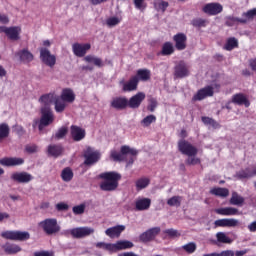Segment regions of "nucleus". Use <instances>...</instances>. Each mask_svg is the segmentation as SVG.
<instances>
[{"label": "nucleus", "instance_id": "f257e3e1", "mask_svg": "<svg viewBox=\"0 0 256 256\" xmlns=\"http://www.w3.org/2000/svg\"><path fill=\"white\" fill-rule=\"evenodd\" d=\"M180 137L182 139L178 141V151H180L182 155H186L188 157L185 160L186 165H201V158L197 157L199 149L191 144V142L185 140V138L187 137V130L182 129L180 132Z\"/></svg>", "mask_w": 256, "mask_h": 256}, {"label": "nucleus", "instance_id": "f03ea898", "mask_svg": "<svg viewBox=\"0 0 256 256\" xmlns=\"http://www.w3.org/2000/svg\"><path fill=\"white\" fill-rule=\"evenodd\" d=\"M99 179L103 181L100 182L101 191H117L119 188V181H121L122 176L119 172L110 171L103 172L99 174Z\"/></svg>", "mask_w": 256, "mask_h": 256}, {"label": "nucleus", "instance_id": "7ed1b4c3", "mask_svg": "<svg viewBox=\"0 0 256 256\" xmlns=\"http://www.w3.org/2000/svg\"><path fill=\"white\" fill-rule=\"evenodd\" d=\"M125 155H131L132 157L127 160ZM137 155H139V151H137V149L131 148L127 145H123L120 148V152H117L116 150H111L110 159H113L115 162L119 163L126 161L127 166L129 167V165H133L135 163L134 157H137Z\"/></svg>", "mask_w": 256, "mask_h": 256}, {"label": "nucleus", "instance_id": "20e7f679", "mask_svg": "<svg viewBox=\"0 0 256 256\" xmlns=\"http://www.w3.org/2000/svg\"><path fill=\"white\" fill-rule=\"evenodd\" d=\"M256 17V8L252 10H248L247 12H244L242 14V18H237L235 16H227L226 17V25L227 27H233L234 25H237V23H241L242 25L247 24L251 19Z\"/></svg>", "mask_w": 256, "mask_h": 256}, {"label": "nucleus", "instance_id": "39448f33", "mask_svg": "<svg viewBox=\"0 0 256 256\" xmlns=\"http://www.w3.org/2000/svg\"><path fill=\"white\" fill-rule=\"evenodd\" d=\"M41 118L38 124L39 131H43L45 127H49L53 121H55V115L53 114V110H51V107L44 106L40 110Z\"/></svg>", "mask_w": 256, "mask_h": 256}, {"label": "nucleus", "instance_id": "423d86ee", "mask_svg": "<svg viewBox=\"0 0 256 256\" xmlns=\"http://www.w3.org/2000/svg\"><path fill=\"white\" fill-rule=\"evenodd\" d=\"M39 227L46 233V235H57L61 231V226L57 223L55 218H46L39 222Z\"/></svg>", "mask_w": 256, "mask_h": 256}, {"label": "nucleus", "instance_id": "0eeeda50", "mask_svg": "<svg viewBox=\"0 0 256 256\" xmlns=\"http://www.w3.org/2000/svg\"><path fill=\"white\" fill-rule=\"evenodd\" d=\"M1 237L10 241H29L31 234L23 231H4L1 233Z\"/></svg>", "mask_w": 256, "mask_h": 256}, {"label": "nucleus", "instance_id": "6e6552de", "mask_svg": "<svg viewBox=\"0 0 256 256\" xmlns=\"http://www.w3.org/2000/svg\"><path fill=\"white\" fill-rule=\"evenodd\" d=\"M84 165L91 167V165H95V163H99L101 159V153L99 151H93L92 147H88L84 152Z\"/></svg>", "mask_w": 256, "mask_h": 256}, {"label": "nucleus", "instance_id": "1a4fd4ad", "mask_svg": "<svg viewBox=\"0 0 256 256\" xmlns=\"http://www.w3.org/2000/svg\"><path fill=\"white\" fill-rule=\"evenodd\" d=\"M129 104V98L126 96H116L112 98L110 107L116 111H125Z\"/></svg>", "mask_w": 256, "mask_h": 256}, {"label": "nucleus", "instance_id": "9d476101", "mask_svg": "<svg viewBox=\"0 0 256 256\" xmlns=\"http://www.w3.org/2000/svg\"><path fill=\"white\" fill-rule=\"evenodd\" d=\"M40 59L44 65H47V67H55V64L57 63V57L51 54V51L47 48L40 49Z\"/></svg>", "mask_w": 256, "mask_h": 256}, {"label": "nucleus", "instance_id": "9b49d317", "mask_svg": "<svg viewBox=\"0 0 256 256\" xmlns=\"http://www.w3.org/2000/svg\"><path fill=\"white\" fill-rule=\"evenodd\" d=\"M95 233V229L91 227H78L70 230V235L74 239H83V237H89V235H93Z\"/></svg>", "mask_w": 256, "mask_h": 256}, {"label": "nucleus", "instance_id": "f8f14e48", "mask_svg": "<svg viewBox=\"0 0 256 256\" xmlns=\"http://www.w3.org/2000/svg\"><path fill=\"white\" fill-rule=\"evenodd\" d=\"M119 85L122 86L123 93H131V91H137V87H139V82L137 78L131 76L128 81L125 82V79L119 81Z\"/></svg>", "mask_w": 256, "mask_h": 256}, {"label": "nucleus", "instance_id": "ddd939ff", "mask_svg": "<svg viewBox=\"0 0 256 256\" xmlns=\"http://www.w3.org/2000/svg\"><path fill=\"white\" fill-rule=\"evenodd\" d=\"M161 233V227H153L146 230L139 236V239L142 243H149L157 237Z\"/></svg>", "mask_w": 256, "mask_h": 256}, {"label": "nucleus", "instance_id": "4468645a", "mask_svg": "<svg viewBox=\"0 0 256 256\" xmlns=\"http://www.w3.org/2000/svg\"><path fill=\"white\" fill-rule=\"evenodd\" d=\"M202 11L209 16L219 15L223 12V5L217 2L208 3L203 6Z\"/></svg>", "mask_w": 256, "mask_h": 256}, {"label": "nucleus", "instance_id": "2eb2a0df", "mask_svg": "<svg viewBox=\"0 0 256 256\" xmlns=\"http://www.w3.org/2000/svg\"><path fill=\"white\" fill-rule=\"evenodd\" d=\"M10 179L14 181V183H31L33 181V175L29 172H14L11 174Z\"/></svg>", "mask_w": 256, "mask_h": 256}, {"label": "nucleus", "instance_id": "dca6fc26", "mask_svg": "<svg viewBox=\"0 0 256 256\" xmlns=\"http://www.w3.org/2000/svg\"><path fill=\"white\" fill-rule=\"evenodd\" d=\"M213 95H215L213 86H206L197 91V93L192 97V101H203V99L213 97Z\"/></svg>", "mask_w": 256, "mask_h": 256}, {"label": "nucleus", "instance_id": "f3484780", "mask_svg": "<svg viewBox=\"0 0 256 256\" xmlns=\"http://www.w3.org/2000/svg\"><path fill=\"white\" fill-rule=\"evenodd\" d=\"M63 153H65V148L61 144H50L46 149V155L54 159L61 157Z\"/></svg>", "mask_w": 256, "mask_h": 256}, {"label": "nucleus", "instance_id": "a211bd4d", "mask_svg": "<svg viewBox=\"0 0 256 256\" xmlns=\"http://www.w3.org/2000/svg\"><path fill=\"white\" fill-rule=\"evenodd\" d=\"M175 49L177 51H185L187 49V35L185 33H177L173 36Z\"/></svg>", "mask_w": 256, "mask_h": 256}, {"label": "nucleus", "instance_id": "6ab92c4d", "mask_svg": "<svg viewBox=\"0 0 256 256\" xmlns=\"http://www.w3.org/2000/svg\"><path fill=\"white\" fill-rule=\"evenodd\" d=\"M145 101V94L143 92H138L128 99V107L130 109H139L141 103Z\"/></svg>", "mask_w": 256, "mask_h": 256}, {"label": "nucleus", "instance_id": "aec40b11", "mask_svg": "<svg viewBox=\"0 0 256 256\" xmlns=\"http://www.w3.org/2000/svg\"><path fill=\"white\" fill-rule=\"evenodd\" d=\"M91 49V44L85 43H74L72 45V51L76 57H85L87 55V51Z\"/></svg>", "mask_w": 256, "mask_h": 256}, {"label": "nucleus", "instance_id": "412c9836", "mask_svg": "<svg viewBox=\"0 0 256 256\" xmlns=\"http://www.w3.org/2000/svg\"><path fill=\"white\" fill-rule=\"evenodd\" d=\"M70 135L73 141L79 142L85 139V136L87 135V133L85 132V129L77 125H72L70 127Z\"/></svg>", "mask_w": 256, "mask_h": 256}, {"label": "nucleus", "instance_id": "4be33fe9", "mask_svg": "<svg viewBox=\"0 0 256 256\" xmlns=\"http://www.w3.org/2000/svg\"><path fill=\"white\" fill-rule=\"evenodd\" d=\"M174 77H176V79H183L185 77H189V67H187V64H185V62H180L178 65L175 66Z\"/></svg>", "mask_w": 256, "mask_h": 256}, {"label": "nucleus", "instance_id": "5701e85b", "mask_svg": "<svg viewBox=\"0 0 256 256\" xmlns=\"http://www.w3.org/2000/svg\"><path fill=\"white\" fill-rule=\"evenodd\" d=\"M23 163H25L23 158L5 157L0 159V165H3L4 167H17L23 165Z\"/></svg>", "mask_w": 256, "mask_h": 256}, {"label": "nucleus", "instance_id": "b1692460", "mask_svg": "<svg viewBox=\"0 0 256 256\" xmlns=\"http://www.w3.org/2000/svg\"><path fill=\"white\" fill-rule=\"evenodd\" d=\"M231 103H234V105H244V107H250L251 102H249V99L247 96L243 93H237L232 96Z\"/></svg>", "mask_w": 256, "mask_h": 256}, {"label": "nucleus", "instance_id": "393cba45", "mask_svg": "<svg viewBox=\"0 0 256 256\" xmlns=\"http://www.w3.org/2000/svg\"><path fill=\"white\" fill-rule=\"evenodd\" d=\"M215 213H217V215H222L224 217L241 215V213L239 212V209H237L235 207L217 208V209H215Z\"/></svg>", "mask_w": 256, "mask_h": 256}, {"label": "nucleus", "instance_id": "a878e982", "mask_svg": "<svg viewBox=\"0 0 256 256\" xmlns=\"http://www.w3.org/2000/svg\"><path fill=\"white\" fill-rule=\"evenodd\" d=\"M214 225L216 227H237L239 225V221L234 218H223L216 220Z\"/></svg>", "mask_w": 256, "mask_h": 256}, {"label": "nucleus", "instance_id": "bb28decb", "mask_svg": "<svg viewBox=\"0 0 256 256\" xmlns=\"http://www.w3.org/2000/svg\"><path fill=\"white\" fill-rule=\"evenodd\" d=\"M21 35V27L19 26H12L6 29V36L10 41H19Z\"/></svg>", "mask_w": 256, "mask_h": 256}, {"label": "nucleus", "instance_id": "cd10ccee", "mask_svg": "<svg viewBox=\"0 0 256 256\" xmlns=\"http://www.w3.org/2000/svg\"><path fill=\"white\" fill-rule=\"evenodd\" d=\"M125 231V226L124 225H117L114 227H110L106 229L105 233L107 237H110V239H115V237H120L121 232Z\"/></svg>", "mask_w": 256, "mask_h": 256}, {"label": "nucleus", "instance_id": "c85d7f7f", "mask_svg": "<svg viewBox=\"0 0 256 256\" xmlns=\"http://www.w3.org/2000/svg\"><path fill=\"white\" fill-rule=\"evenodd\" d=\"M2 249H4V252L6 255H17V253H21L22 248L21 246L13 243L7 242L2 246Z\"/></svg>", "mask_w": 256, "mask_h": 256}, {"label": "nucleus", "instance_id": "c756f323", "mask_svg": "<svg viewBox=\"0 0 256 256\" xmlns=\"http://www.w3.org/2000/svg\"><path fill=\"white\" fill-rule=\"evenodd\" d=\"M55 99H57L55 92H50L48 94H43L39 98V103H42L44 107H51V103H55Z\"/></svg>", "mask_w": 256, "mask_h": 256}, {"label": "nucleus", "instance_id": "7c9ffc66", "mask_svg": "<svg viewBox=\"0 0 256 256\" xmlns=\"http://www.w3.org/2000/svg\"><path fill=\"white\" fill-rule=\"evenodd\" d=\"M16 55H17V57H19V59H20V61H22V63H31V61H33V59L35 58L33 56V53H31L27 49L18 51L16 53Z\"/></svg>", "mask_w": 256, "mask_h": 256}, {"label": "nucleus", "instance_id": "2f4dec72", "mask_svg": "<svg viewBox=\"0 0 256 256\" xmlns=\"http://www.w3.org/2000/svg\"><path fill=\"white\" fill-rule=\"evenodd\" d=\"M136 78L137 82L139 81H149L151 79V70L149 69H138L136 75H133Z\"/></svg>", "mask_w": 256, "mask_h": 256}, {"label": "nucleus", "instance_id": "473e14b6", "mask_svg": "<svg viewBox=\"0 0 256 256\" xmlns=\"http://www.w3.org/2000/svg\"><path fill=\"white\" fill-rule=\"evenodd\" d=\"M132 247H134V244L131 241H118L117 243L113 244V253H117V251H123V249H132Z\"/></svg>", "mask_w": 256, "mask_h": 256}, {"label": "nucleus", "instance_id": "72a5a7b5", "mask_svg": "<svg viewBox=\"0 0 256 256\" xmlns=\"http://www.w3.org/2000/svg\"><path fill=\"white\" fill-rule=\"evenodd\" d=\"M59 97L66 103H73L75 101V92L71 88H65Z\"/></svg>", "mask_w": 256, "mask_h": 256}, {"label": "nucleus", "instance_id": "f704fd0d", "mask_svg": "<svg viewBox=\"0 0 256 256\" xmlns=\"http://www.w3.org/2000/svg\"><path fill=\"white\" fill-rule=\"evenodd\" d=\"M136 211H147L151 207V199L141 198L135 202Z\"/></svg>", "mask_w": 256, "mask_h": 256}, {"label": "nucleus", "instance_id": "c9c22d12", "mask_svg": "<svg viewBox=\"0 0 256 256\" xmlns=\"http://www.w3.org/2000/svg\"><path fill=\"white\" fill-rule=\"evenodd\" d=\"M175 53V47L171 42H165L162 45V50L158 53V55H162V57H169V55H173Z\"/></svg>", "mask_w": 256, "mask_h": 256}, {"label": "nucleus", "instance_id": "e433bc0d", "mask_svg": "<svg viewBox=\"0 0 256 256\" xmlns=\"http://www.w3.org/2000/svg\"><path fill=\"white\" fill-rule=\"evenodd\" d=\"M151 184V179L147 177L139 178L135 181L136 191H143V189H147Z\"/></svg>", "mask_w": 256, "mask_h": 256}, {"label": "nucleus", "instance_id": "4c0bfd02", "mask_svg": "<svg viewBox=\"0 0 256 256\" xmlns=\"http://www.w3.org/2000/svg\"><path fill=\"white\" fill-rule=\"evenodd\" d=\"M54 109L56 113H63L67 109V102H64L63 99L57 96L54 100Z\"/></svg>", "mask_w": 256, "mask_h": 256}, {"label": "nucleus", "instance_id": "58836bf2", "mask_svg": "<svg viewBox=\"0 0 256 256\" xmlns=\"http://www.w3.org/2000/svg\"><path fill=\"white\" fill-rule=\"evenodd\" d=\"M84 61L86 63H93V65H95V67H104L105 63H103V60L99 57H95L93 55H87L84 57Z\"/></svg>", "mask_w": 256, "mask_h": 256}, {"label": "nucleus", "instance_id": "ea45409f", "mask_svg": "<svg viewBox=\"0 0 256 256\" xmlns=\"http://www.w3.org/2000/svg\"><path fill=\"white\" fill-rule=\"evenodd\" d=\"M243 203H245V198L239 195L237 192H232V196L230 198V205H237L238 207H243Z\"/></svg>", "mask_w": 256, "mask_h": 256}, {"label": "nucleus", "instance_id": "a19ab883", "mask_svg": "<svg viewBox=\"0 0 256 256\" xmlns=\"http://www.w3.org/2000/svg\"><path fill=\"white\" fill-rule=\"evenodd\" d=\"M211 195H215L216 197H229V189L227 188H221V187H215L210 190Z\"/></svg>", "mask_w": 256, "mask_h": 256}, {"label": "nucleus", "instance_id": "79ce46f5", "mask_svg": "<svg viewBox=\"0 0 256 256\" xmlns=\"http://www.w3.org/2000/svg\"><path fill=\"white\" fill-rule=\"evenodd\" d=\"M67 133H69V128H67V126H62L56 131L53 138L56 141H61V139H65V137H67Z\"/></svg>", "mask_w": 256, "mask_h": 256}, {"label": "nucleus", "instance_id": "37998d69", "mask_svg": "<svg viewBox=\"0 0 256 256\" xmlns=\"http://www.w3.org/2000/svg\"><path fill=\"white\" fill-rule=\"evenodd\" d=\"M74 177L73 170L69 167H66L61 172V178L62 181H65V183H69V181H72Z\"/></svg>", "mask_w": 256, "mask_h": 256}, {"label": "nucleus", "instance_id": "c03bdc74", "mask_svg": "<svg viewBox=\"0 0 256 256\" xmlns=\"http://www.w3.org/2000/svg\"><path fill=\"white\" fill-rule=\"evenodd\" d=\"M236 47H239V41H237L235 37L228 38L226 44L224 45V49L226 51H233V49H236Z\"/></svg>", "mask_w": 256, "mask_h": 256}, {"label": "nucleus", "instance_id": "a18cd8bd", "mask_svg": "<svg viewBox=\"0 0 256 256\" xmlns=\"http://www.w3.org/2000/svg\"><path fill=\"white\" fill-rule=\"evenodd\" d=\"M191 25L197 29H201L202 27H207V25H209V20L203 18H194L191 21Z\"/></svg>", "mask_w": 256, "mask_h": 256}, {"label": "nucleus", "instance_id": "49530a36", "mask_svg": "<svg viewBox=\"0 0 256 256\" xmlns=\"http://www.w3.org/2000/svg\"><path fill=\"white\" fill-rule=\"evenodd\" d=\"M10 129L9 124L1 123L0 124V141L3 139H7L9 137Z\"/></svg>", "mask_w": 256, "mask_h": 256}, {"label": "nucleus", "instance_id": "de8ad7c7", "mask_svg": "<svg viewBox=\"0 0 256 256\" xmlns=\"http://www.w3.org/2000/svg\"><path fill=\"white\" fill-rule=\"evenodd\" d=\"M167 7H169V2L160 0L158 2H154V9L156 11H162V13H165L167 11Z\"/></svg>", "mask_w": 256, "mask_h": 256}, {"label": "nucleus", "instance_id": "09e8293b", "mask_svg": "<svg viewBox=\"0 0 256 256\" xmlns=\"http://www.w3.org/2000/svg\"><path fill=\"white\" fill-rule=\"evenodd\" d=\"M157 121V116L150 114L148 116H146L142 121H141V125L143 127H150V125L152 123H155Z\"/></svg>", "mask_w": 256, "mask_h": 256}, {"label": "nucleus", "instance_id": "8fccbe9b", "mask_svg": "<svg viewBox=\"0 0 256 256\" xmlns=\"http://www.w3.org/2000/svg\"><path fill=\"white\" fill-rule=\"evenodd\" d=\"M182 199L181 196H173L167 200V205H169V207H181Z\"/></svg>", "mask_w": 256, "mask_h": 256}, {"label": "nucleus", "instance_id": "3c124183", "mask_svg": "<svg viewBox=\"0 0 256 256\" xmlns=\"http://www.w3.org/2000/svg\"><path fill=\"white\" fill-rule=\"evenodd\" d=\"M236 176L238 179H249L253 177V174L251 173V168H246L244 170L238 171Z\"/></svg>", "mask_w": 256, "mask_h": 256}, {"label": "nucleus", "instance_id": "603ef678", "mask_svg": "<svg viewBox=\"0 0 256 256\" xmlns=\"http://www.w3.org/2000/svg\"><path fill=\"white\" fill-rule=\"evenodd\" d=\"M202 122L204 123V125H210L211 127H213V129H219V123L213 118L203 116Z\"/></svg>", "mask_w": 256, "mask_h": 256}, {"label": "nucleus", "instance_id": "864d4df0", "mask_svg": "<svg viewBox=\"0 0 256 256\" xmlns=\"http://www.w3.org/2000/svg\"><path fill=\"white\" fill-rule=\"evenodd\" d=\"M182 249L188 253L189 255L195 253L197 251V244L195 242H189L182 246Z\"/></svg>", "mask_w": 256, "mask_h": 256}, {"label": "nucleus", "instance_id": "5fc2aeb1", "mask_svg": "<svg viewBox=\"0 0 256 256\" xmlns=\"http://www.w3.org/2000/svg\"><path fill=\"white\" fill-rule=\"evenodd\" d=\"M95 247H97V249H104V251H109L110 253H113V244L112 243L97 242L95 244Z\"/></svg>", "mask_w": 256, "mask_h": 256}, {"label": "nucleus", "instance_id": "6e6d98bb", "mask_svg": "<svg viewBox=\"0 0 256 256\" xmlns=\"http://www.w3.org/2000/svg\"><path fill=\"white\" fill-rule=\"evenodd\" d=\"M216 239L218 243H231V238L227 237V234L225 232H218L216 234Z\"/></svg>", "mask_w": 256, "mask_h": 256}, {"label": "nucleus", "instance_id": "4d7b16f0", "mask_svg": "<svg viewBox=\"0 0 256 256\" xmlns=\"http://www.w3.org/2000/svg\"><path fill=\"white\" fill-rule=\"evenodd\" d=\"M148 106H147V111H150V113H155V109H157V106L159 103L157 102V99L155 98H150L148 100Z\"/></svg>", "mask_w": 256, "mask_h": 256}, {"label": "nucleus", "instance_id": "13d9d810", "mask_svg": "<svg viewBox=\"0 0 256 256\" xmlns=\"http://www.w3.org/2000/svg\"><path fill=\"white\" fill-rule=\"evenodd\" d=\"M121 23V19L118 17H110L106 20V25L108 27H115Z\"/></svg>", "mask_w": 256, "mask_h": 256}, {"label": "nucleus", "instance_id": "bf43d9fd", "mask_svg": "<svg viewBox=\"0 0 256 256\" xmlns=\"http://www.w3.org/2000/svg\"><path fill=\"white\" fill-rule=\"evenodd\" d=\"M164 233L165 235H168V237H170L171 239H174V237H181V233L173 228L164 230Z\"/></svg>", "mask_w": 256, "mask_h": 256}, {"label": "nucleus", "instance_id": "052dcab7", "mask_svg": "<svg viewBox=\"0 0 256 256\" xmlns=\"http://www.w3.org/2000/svg\"><path fill=\"white\" fill-rule=\"evenodd\" d=\"M85 204H80L77 206H74L72 208V211L74 213V215H83V213H85Z\"/></svg>", "mask_w": 256, "mask_h": 256}, {"label": "nucleus", "instance_id": "680f3d73", "mask_svg": "<svg viewBox=\"0 0 256 256\" xmlns=\"http://www.w3.org/2000/svg\"><path fill=\"white\" fill-rule=\"evenodd\" d=\"M25 151L30 155L33 153H37V151H39V146H37L36 144H27L25 146Z\"/></svg>", "mask_w": 256, "mask_h": 256}, {"label": "nucleus", "instance_id": "e2e57ef3", "mask_svg": "<svg viewBox=\"0 0 256 256\" xmlns=\"http://www.w3.org/2000/svg\"><path fill=\"white\" fill-rule=\"evenodd\" d=\"M133 1L136 9H139L140 11L147 9V3H145V0H133Z\"/></svg>", "mask_w": 256, "mask_h": 256}, {"label": "nucleus", "instance_id": "0e129e2a", "mask_svg": "<svg viewBox=\"0 0 256 256\" xmlns=\"http://www.w3.org/2000/svg\"><path fill=\"white\" fill-rule=\"evenodd\" d=\"M34 256H55V253L53 251H37L34 252Z\"/></svg>", "mask_w": 256, "mask_h": 256}, {"label": "nucleus", "instance_id": "69168bd1", "mask_svg": "<svg viewBox=\"0 0 256 256\" xmlns=\"http://www.w3.org/2000/svg\"><path fill=\"white\" fill-rule=\"evenodd\" d=\"M56 209L57 211H67L69 209V205L63 202H60L56 204Z\"/></svg>", "mask_w": 256, "mask_h": 256}, {"label": "nucleus", "instance_id": "338daca9", "mask_svg": "<svg viewBox=\"0 0 256 256\" xmlns=\"http://www.w3.org/2000/svg\"><path fill=\"white\" fill-rule=\"evenodd\" d=\"M14 129L17 135H25V128H23V126L16 125L14 126Z\"/></svg>", "mask_w": 256, "mask_h": 256}, {"label": "nucleus", "instance_id": "774afa93", "mask_svg": "<svg viewBox=\"0 0 256 256\" xmlns=\"http://www.w3.org/2000/svg\"><path fill=\"white\" fill-rule=\"evenodd\" d=\"M219 256H235V252L233 250H224L221 253H218Z\"/></svg>", "mask_w": 256, "mask_h": 256}]
</instances>
